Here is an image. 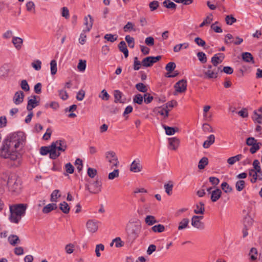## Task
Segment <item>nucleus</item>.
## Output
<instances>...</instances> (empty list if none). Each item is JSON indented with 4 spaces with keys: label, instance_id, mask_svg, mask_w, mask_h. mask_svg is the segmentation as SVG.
<instances>
[{
    "label": "nucleus",
    "instance_id": "obj_1",
    "mask_svg": "<svg viewBox=\"0 0 262 262\" xmlns=\"http://www.w3.org/2000/svg\"><path fill=\"white\" fill-rule=\"evenodd\" d=\"M26 142V136L23 132L10 134L3 141L0 147V157L9 159L13 162V166L18 167L21 163L20 151Z\"/></svg>",
    "mask_w": 262,
    "mask_h": 262
},
{
    "label": "nucleus",
    "instance_id": "obj_2",
    "mask_svg": "<svg viewBox=\"0 0 262 262\" xmlns=\"http://www.w3.org/2000/svg\"><path fill=\"white\" fill-rule=\"evenodd\" d=\"M27 208L26 204L9 205V220L10 222L16 224H18L22 217L25 215Z\"/></svg>",
    "mask_w": 262,
    "mask_h": 262
},
{
    "label": "nucleus",
    "instance_id": "obj_3",
    "mask_svg": "<svg viewBox=\"0 0 262 262\" xmlns=\"http://www.w3.org/2000/svg\"><path fill=\"white\" fill-rule=\"evenodd\" d=\"M7 186L9 191L13 194H18L20 191V180L15 174H11L8 176Z\"/></svg>",
    "mask_w": 262,
    "mask_h": 262
},
{
    "label": "nucleus",
    "instance_id": "obj_4",
    "mask_svg": "<svg viewBox=\"0 0 262 262\" xmlns=\"http://www.w3.org/2000/svg\"><path fill=\"white\" fill-rule=\"evenodd\" d=\"M67 143L64 140H58L51 144V147L56 154L60 155L61 152H64L67 148Z\"/></svg>",
    "mask_w": 262,
    "mask_h": 262
},
{
    "label": "nucleus",
    "instance_id": "obj_5",
    "mask_svg": "<svg viewBox=\"0 0 262 262\" xmlns=\"http://www.w3.org/2000/svg\"><path fill=\"white\" fill-rule=\"evenodd\" d=\"M126 232L129 241L133 242L138 236L139 227L133 223H129L127 225Z\"/></svg>",
    "mask_w": 262,
    "mask_h": 262
},
{
    "label": "nucleus",
    "instance_id": "obj_6",
    "mask_svg": "<svg viewBox=\"0 0 262 262\" xmlns=\"http://www.w3.org/2000/svg\"><path fill=\"white\" fill-rule=\"evenodd\" d=\"M102 182L100 180H96L91 183L90 185H86V188L91 193L97 194L101 191Z\"/></svg>",
    "mask_w": 262,
    "mask_h": 262
},
{
    "label": "nucleus",
    "instance_id": "obj_7",
    "mask_svg": "<svg viewBox=\"0 0 262 262\" xmlns=\"http://www.w3.org/2000/svg\"><path fill=\"white\" fill-rule=\"evenodd\" d=\"M106 160L112 164V167H117L119 164L118 158L115 152L113 151H108L105 152Z\"/></svg>",
    "mask_w": 262,
    "mask_h": 262
},
{
    "label": "nucleus",
    "instance_id": "obj_8",
    "mask_svg": "<svg viewBox=\"0 0 262 262\" xmlns=\"http://www.w3.org/2000/svg\"><path fill=\"white\" fill-rule=\"evenodd\" d=\"M40 153L41 155L50 154V158L52 159H55L59 157V154L53 151L51 147V144L48 146H42L40 149Z\"/></svg>",
    "mask_w": 262,
    "mask_h": 262
},
{
    "label": "nucleus",
    "instance_id": "obj_9",
    "mask_svg": "<svg viewBox=\"0 0 262 262\" xmlns=\"http://www.w3.org/2000/svg\"><path fill=\"white\" fill-rule=\"evenodd\" d=\"M161 59V56H148L144 58L142 61V65L143 67L147 68L151 67L154 63L157 62Z\"/></svg>",
    "mask_w": 262,
    "mask_h": 262
},
{
    "label": "nucleus",
    "instance_id": "obj_10",
    "mask_svg": "<svg viewBox=\"0 0 262 262\" xmlns=\"http://www.w3.org/2000/svg\"><path fill=\"white\" fill-rule=\"evenodd\" d=\"M198 215H193L191 220V224L194 227L199 230H204L205 224L203 222L198 220Z\"/></svg>",
    "mask_w": 262,
    "mask_h": 262
},
{
    "label": "nucleus",
    "instance_id": "obj_11",
    "mask_svg": "<svg viewBox=\"0 0 262 262\" xmlns=\"http://www.w3.org/2000/svg\"><path fill=\"white\" fill-rule=\"evenodd\" d=\"M174 87L177 92H185L187 89V81L186 80L184 79L179 80L175 84Z\"/></svg>",
    "mask_w": 262,
    "mask_h": 262
},
{
    "label": "nucleus",
    "instance_id": "obj_12",
    "mask_svg": "<svg viewBox=\"0 0 262 262\" xmlns=\"http://www.w3.org/2000/svg\"><path fill=\"white\" fill-rule=\"evenodd\" d=\"M10 68L8 64H4L0 68V78L6 79L9 75Z\"/></svg>",
    "mask_w": 262,
    "mask_h": 262
},
{
    "label": "nucleus",
    "instance_id": "obj_13",
    "mask_svg": "<svg viewBox=\"0 0 262 262\" xmlns=\"http://www.w3.org/2000/svg\"><path fill=\"white\" fill-rule=\"evenodd\" d=\"M225 58V55L223 53H217L214 55L211 58V62L214 67H216L218 64L221 63Z\"/></svg>",
    "mask_w": 262,
    "mask_h": 262
},
{
    "label": "nucleus",
    "instance_id": "obj_14",
    "mask_svg": "<svg viewBox=\"0 0 262 262\" xmlns=\"http://www.w3.org/2000/svg\"><path fill=\"white\" fill-rule=\"evenodd\" d=\"M142 168L139 159H136L133 161L130 166V170L134 172H138L141 171Z\"/></svg>",
    "mask_w": 262,
    "mask_h": 262
},
{
    "label": "nucleus",
    "instance_id": "obj_15",
    "mask_svg": "<svg viewBox=\"0 0 262 262\" xmlns=\"http://www.w3.org/2000/svg\"><path fill=\"white\" fill-rule=\"evenodd\" d=\"M86 227L89 232H96L98 229V223L94 220H89L87 222Z\"/></svg>",
    "mask_w": 262,
    "mask_h": 262
},
{
    "label": "nucleus",
    "instance_id": "obj_16",
    "mask_svg": "<svg viewBox=\"0 0 262 262\" xmlns=\"http://www.w3.org/2000/svg\"><path fill=\"white\" fill-rule=\"evenodd\" d=\"M220 70V67H214L213 69L207 70L204 74L208 78H216Z\"/></svg>",
    "mask_w": 262,
    "mask_h": 262
},
{
    "label": "nucleus",
    "instance_id": "obj_17",
    "mask_svg": "<svg viewBox=\"0 0 262 262\" xmlns=\"http://www.w3.org/2000/svg\"><path fill=\"white\" fill-rule=\"evenodd\" d=\"M24 92L19 91L16 92L13 98V102L16 105H18L21 103L24 100Z\"/></svg>",
    "mask_w": 262,
    "mask_h": 262
},
{
    "label": "nucleus",
    "instance_id": "obj_18",
    "mask_svg": "<svg viewBox=\"0 0 262 262\" xmlns=\"http://www.w3.org/2000/svg\"><path fill=\"white\" fill-rule=\"evenodd\" d=\"M154 112L157 115L159 114L164 116V118H167L169 115L170 109L166 108L164 106L162 107H159L154 109Z\"/></svg>",
    "mask_w": 262,
    "mask_h": 262
},
{
    "label": "nucleus",
    "instance_id": "obj_19",
    "mask_svg": "<svg viewBox=\"0 0 262 262\" xmlns=\"http://www.w3.org/2000/svg\"><path fill=\"white\" fill-rule=\"evenodd\" d=\"M12 43L17 50H20L23 46V39L20 37L14 36L12 38Z\"/></svg>",
    "mask_w": 262,
    "mask_h": 262
},
{
    "label": "nucleus",
    "instance_id": "obj_20",
    "mask_svg": "<svg viewBox=\"0 0 262 262\" xmlns=\"http://www.w3.org/2000/svg\"><path fill=\"white\" fill-rule=\"evenodd\" d=\"M36 96H33V98L29 99L27 106V109L29 111H32V109L38 105L39 102L36 100Z\"/></svg>",
    "mask_w": 262,
    "mask_h": 262
},
{
    "label": "nucleus",
    "instance_id": "obj_21",
    "mask_svg": "<svg viewBox=\"0 0 262 262\" xmlns=\"http://www.w3.org/2000/svg\"><path fill=\"white\" fill-rule=\"evenodd\" d=\"M84 25L86 26V28L84 30L86 32H89L93 26V19L91 15H88L87 16L84 17Z\"/></svg>",
    "mask_w": 262,
    "mask_h": 262
},
{
    "label": "nucleus",
    "instance_id": "obj_22",
    "mask_svg": "<svg viewBox=\"0 0 262 262\" xmlns=\"http://www.w3.org/2000/svg\"><path fill=\"white\" fill-rule=\"evenodd\" d=\"M222 191L219 188H216L211 191V200L213 202H216L221 197Z\"/></svg>",
    "mask_w": 262,
    "mask_h": 262
},
{
    "label": "nucleus",
    "instance_id": "obj_23",
    "mask_svg": "<svg viewBox=\"0 0 262 262\" xmlns=\"http://www.w3.org/2000/svg\"><path fill=\"white\" fill-rule=\"evenodd\" d=\"M180 142V140L176 137H173L169 139V144L171 147V149L172 150H175L178 148Z\"/></svg>",
    "mask_w": 262,
    "mask_h": 262
},
{
    "label": "nucleus",
    "instance_id": "obj_24",
    "mask_svg": "<svg viewBox=\"0 0 262 262\" xmlns=\"http://www.w3.org/2000/svg\"><path fill=\"white\" fill-rule=\"evenodd\" d=\"M242 59L246 62L249 63H254V58L252 55L249 52H244L242 54Z\"/></svg>",
    "mask_w": 262,
    "mask_h": 262
},
{
    "label": "nucleus",
    "instance_id": "obj_25",
    "mask_svg": "<svg viewBox=\"0 0 262 262\" xmlns=\"http://www.w3.org/2000/svg\"><path fill=\"white\" fill-rule=\"evenodd\" d=\"M9 244L12 246H15L20 243L19 237L15 234H11L8 238Z\"/></svg>",
    "mask_w": 262,
    "mask_h": 262
},
{
    "label": "nucleus",
    "instance_id": "obj_26",
    "mask_svg": "<svg viewBox=\"0 0 262 262\" xmlns=\"http://www.w3.org/2000/svg\"><path fill=\"white\" fill-rule=\"evenodd\" d=\"M215 142V136L213 135H210L207 137V139L204 141L203 146L204 148H209Z\"/></svg>",
    "mask_w": 262,
    "mask_h": 262
},
{
    "label": "nucleus",
    "instance_id": "obj_27",
    "mask_svg": "<svg viewBox=\"0 0 262 262\" xmlns=\"http://www.w3.org/2000/svg\"><path fill=\"white\" fill-rule=\"evenodd\" d=\"M118 48L119 50L124 54L125 57L127 58L128 56V51L125 41H121L118 44Z\"/></svg>",
    "mask_w": 262,
    "mask_h": 262
},
{
    "label": "nucleus",
    "instance_id": "obj_28",
    "mask_svg": "<svg viewBox=\"0 0 262 262\" xmlns=\"http://www.w3.org/2000/svg\"><path fill=\"white\" fill-rule=\"evenodd\" d=\"M189 220L187 218L183 219L179 223L178 229L179 230H182L188 227Z\"/></svg>",
    "mask_w": 262,
    "mask_h": 262
},
{
    "label": "nucleus",
    "instance_id": "obj_29",
    "mask_svg": "<svg viewBox=\"0 0 262 262\" xmlns=\"http://www.w3.org/2000/svg\"><path fill=\"white\" fill-rule=\"evenodd\" d=\"M205 212L204 204L200 202L196 205L195 208L194 210V212L195 214H203Z\"/></svg>",
    "mask_w": 262,
    "mask_h": 262
},
{
    "label": "nucleus",
    "instance_id": "obj_30",
    "mask_svg": "<svg viewBox=\"0 0 262 262\" xmlns=\"http://www.w3.org/2000/svg\"><path fill=\"white\" fill-rule=\"evenodd\" d=\"M243 157V156L241 154H239L237 155H236L233 157H231L227 159V163L232 165L234 164L236 162L239 161L241 160Z\"/></svg>",
    "mask_w": 262,
    "mask_h": 262
},
{
    "label": "nucleus",
    "instance_id": "obj_31",
    "mask_svg": "<svg viewBox=\"0 0 262 262\" xmlns=\"http://www.w3.org/2000/svg\"><path fill=\"white\" fill-rule=\"evenodd\" d=\"M57 208V206L56 204H49L43 208L42 212L44 213H48L51 211L55 210Z\"/></svg>",
    "mask_w": 262,
    "mask_h": 262
},
{
    "label": "nucleus",
    "instance_id": "obj_32",
    "mask_svg": "<svg viewBox=\"0 0 262 262\" xmlns=\"http://www.w3.org/2000/svg\"><path fill=\"white\" fill-rule=\"evenodd\" d=\"M252 119L258 124H262V114L258 113L257 111H254Z\"/></svg>",
    "mask_w": 262,
    "mask_h": 262
},
{
    "label": "nucleus",
    "instance_id": "obj_33",
    "mask_svg": "<svg viewBox=\"0 0 262 262\" xmlns=\"http://www.w3.org/2000/svg\"><path fill=\"white\" fill-rule=\"evenodd\" d=\"M173 187V183L172 181H169L168 183L164 184V188L168 195H170L172 194Z\"/></svg>",
    "mask_w": 262,
    "mask_h": 262
},
{
    "label": "nucleus",
    "instance_id": "obj_34",
    "mask_svg": "<svg viewBox=\"0 0 262 262\" xmlns=\"http://www.w3.org/2000/svg\"><path fill=\"white\" fill-rule=\"evenodd\" d=\"M163 5L166 8L171 10H175L177 8V5L170 0H165L163 3Z\"/></svg>",
    "mask_w": 262,
    "mask_h": 262
},
{
    "label": "nucleus",
    "instance_id": "obj_35",
    "mask_svg": "<svg viewBox=\"0 0 262 262\" xmlns=\"http://www.w3.org/2000/svg\"><path fill=\"white\" fill-rule=\"evenodd\" d=\"M61 196L60 191L59 190H54L51 194L50 200L52 202H57V199Z\"/></svg>",
    "mask_w": 262,
    "mask_h": 262
},
{
    "label": "nucleus",
    "instance_id": "obj_36",
    "mask_svg": "<svg viewBox=\"0 0 262 262\" xmlns=\"http://www.w3.org/2000/svg\"><path fill=\"white\" fill-rule=\"evenodd\" d=\"M114 95L115 98L114 102L115 103H123V101L121 100L122 93L119 90H115L114 92Z\"/></svg>",
    "mask_w": 262,
    "mask_h": 262
},
{
    "label": "nucleus",
    "instance_id": "obj_37",
    "mask_svg": "<svg viewBox=\"0 0 262 262\" xmlns=\"http://www.w3.org/2000/svg\"><path fill=\"white\" fill-rule=\"evenodd\" d=\"M145 222L146 224L149 226H151L157 223V221L156 220L155 216L152 215H147L145 219Z\"/></svg>",
    "mask_w": 262,
    "mask_h": 262
},
{
    "label": "nucleus",
    "instance_id": "obj_38",
    "mask_svg": "<svg viewBox=\"0 0 262 262\" xmlns=\"http://www.w3.org/2000/svg\"><path fill=\"white\" fill-rule=\"evenodd\" d=\"M60 209L66 214H67L70 211V207L68 204L66 202H63L61 203L60 204Z\"/></svg>",
    "mask_w": 262,
    "mask_h": 262
},
{
    "label": "nucleus",
    "instance_id": "obj_39",
    "mask_svg": "<svg viewBox=\"0 0 262 262\" xmlns=\"http://www.w3.org/2000/svg\"><path fill=\"white\" fill-rule=\"evenodd\" d=\"M208 160L206 157L202 158L199 161L198 164V168L200 169H203L208 164Z\"/></svg>",
    "mask_w": 262,
    "mask_h": 262
},
{
    "label": "nucleus",
    "instance_id": "obj_40",
    "mask_svg": "<svg viewBox=\"0 0 262 262\" xmlns=\"http://www.w3.org/2000/svg\"><path fill=\"white\" fill-rule=\"evenodd\" d=\"M118 37V36L117 34H106L104 36V39L111 42H113L117 40Z\"/></svg>",
    "mask_w": 262,
    "mask_h": 262
},
{
    "label": "nucleus",
    "instance_id": "obj_41",
    "mask_svg": "<svg viewBox=\"0 0 262 262\" xmlns=\"http://www.w3.org/2000/svg\"><path fill=\"white\" fill-rule=\"evenodd\" d=\"M125 39L127 42L128 46L130 48H134L135 46V39L134 38L129 35H126Z\"/></svg>",
    "mask_w": 262,
    "mask_h": 262
},
{
    "label": "nucleus",
    "instance_id": "obj_42",
    "mask_svg": "<svg viewBox=\"0 0 262 262\" xmlns=\"http://www.w3.org/2000/svg\"><path fill=\"white\" fill-rule=\"evenodd\" d=\"M189 43L187 42L177 45L173 47V51L174 52H178L181 50L182 47L184 49H187Z\"/></svg>",
    "mask_w": 262,
    "mask_h": 262
},
{
    "label": "nucleus",
    "instance_id": "obj_43",
    "mask_svg": "<svg viewBox=\"0 0 262 262\" xmlns=\"http://www.w3.org/2000/svg\"><path fill=\"white\" fill-rule=\"evenodd\" d=\"M245 182L244 180H238L235 184L236 189L238 191H241L245 187Z\"/></svg>",
    "mask_w": 262,
    "mask_h": 262
},
{
    "label": "nucleus",
    "instance_id": "obj_44",
    "mask_svg": "<svg viewBox=\"0 0 262 262\" xmlns=\"http://www.w3.org/2000/svg\"><path fill=\"white\" fill-rule=\"evenodd\" d=\"M51 73L52 75H55L57 71V63L55 60H52L50 62Z\"/></svg>",
    "mask_w": 262,
    "mask_h": 262
},
{
    "label": "nucleus",
    "instance_id": "obj_45",
    "mask_svg": "<svg viewBox=\"0 0 262 262\" xmlns=\"http://www.w3.org/2000/svg\"><path fill=\"white\" fill-rule=\"evenodd\" d=\"M144 96L140 94H138L134 96L133 98V102L138 104H141L143 103Z\"/></svg>",
    "mask_w": 262,
    "mask_h": 262
},
{
    "label": "nucleus",
    "instance_id": "obj_46",
    "mask_svg": "<svg viewBox=\"0 0 262 262\" xmlns=\"http://www.w3.org/2000/svg\"><path fill=\"white\" fill-rule=\"evenodd\" d=\"M221 188L222 190L226 193H229L232 191V188L230 187L229 184L224 182L221 184Z\"/></svg>",
    "mask_w": 262,
    "mask_h": 262
},
{
    "label": "nucleus",
    "instance_id": "obj_47",
    "mask_svg": "<svg viewBox=\"0 0 262 262\" xmlns=\"http://www.w3.org/2000/svg\"><path fill=\"white\" fill-rule=\"evenodd\" d=\"M86 61L84 60H79V63L77 66V69L80 72H83L85 71L86 68Z\"/></svg>",
    "mask_w": 262,
    "mask_h": 262
},
{
    "label": "nucleus",
    "instance_id": "obj_48",
    "mask_svg": "<svg viewBox=\"0 0 262 262\" xmlns=\"http://www.w3.org/2000/svg\"><path fill=\"white\" fill-rule=\"evenodd\" d=\"M32 67L36 71H39L41 68V61L38 59L34 60L31 63Z\"/></svg>",
    "mask_w": 262,
    "mask_h": 262
},
{
    "label": "nucleus",
    "instance_id": "obj_49",
    "mask_svg": "<svg viewBox=\"0 0 262 262\" xmlns=\"http://www.w3.org/2000/svg\"><path fill=\"white\" fill-rule=\"evenodd\" d=\"M136 88L141 92L146 93L147 91V86L143 83H138L136 84Z\"/></svg>",
    "mask_w": 262,
    "mask_h": 262
},
{
    "label": "nucleus",
    "instance_id": "obj_50",
    "mask_svg": "<svg viewBox=\"0 0 262 262\" xmlns=\"http://www.w3.org/2000/svg\"><path fill=\"white\" fill-rule=\"evenodd\" d=\"M225 21L227 25H232L236 21V19L232 15H228L226 16Z\"/></svg>",
    "mask_w": 262,
    "mask_h": 262
},
{
    "label": "nucleus",
    "instance_id": "obj_51",
    "mask_svg": "<svg viewBox=\"0 0 262 262\" xmlns=\"http://www.w3.org/2000/svg\"><path fill=\"white\" fill-rule=\"evenodd\" d=\"M152 230L155 232H162L165 229V227L163 225L158 224L153 226L151 228Z\"/></svg>",
    "mask_w": 262,
    "mask_h": 262
},
{
    "label": "nucleus",
    "instance_id": "obj_52",
    "mask_svg": "<svg viewBox=\"0 0 262 262\" xmlns=\"http://www.w3.org/2000/svg\"><path fill=\"white\" fill-rule=\"evenodd\" d=\"M99 97L103 100L107 101L110 99V96L105 90H103L99 94Z\"/></svg>",
    "mask_w": 262,
    "mask_h": 262
},
{
    "label": "nucleus",
    "instance_id": "obj_53",
    "mask_svg": "<svg viewBox=\"0 0 262 262\" xmlns=\"http://www.w3.org/2000/svg\"><path fill=\"white\" fill-rule=\"evenodd\" d=\"M134 25L130 21L127 23V24L124 26L123 30L124 32H128L131 30H133L134 31H136L135 29L134 28Z\"/></svg>",
    "mask_w": 262,
    "mask_h": 262
},
{
    "label": "nucleus",
    "instance_id": "obj_54",
    "mask_svg": "<svg viewBox=\"0 0 262 262\" xmlns=\"http://www.w3.org/2000/svg\"><path fill=\"white\" fill-rule=\"evenodd\" d=\"M197 56L200 62L205 63L207 62V57L205 54L202 52L198 53Z\"/></svg>",
    "mask_w": 262,
    "mask_h": 262
},
{
    "label": "nucleus",
    "instance_id": "obj_55",
    "mask_svg": "<svg viewBox=\"0 0 262 262\" xmlns=\"http://www.w3.org/2000/svg\"><path fill=\"white\" fill-rule=\"evenodd\" d=\"M58 93L60 98L63 100H66L69 98L67 92L64 89L59 90Z\"/></svg>",
    "mask_w": 262,
    "mask_h": 262
},
{
    "label": "nucleus",
    "instance_id": "obj_56",
    "mask_svg": "<svg viewBox=\"0 0 262 262\" xmlns=\"http://www.w3.org/2000/svg\"><path fill=\"white\" fill-rule=\"evenodd\" d=\"M142 65V62H141L139 60H138V58L137 57H135L134 58V70L137 71L139 70L141 66Z\"/></svg>",
    "mask_w": 262,
    "mask_h": 262
},
{
    "label": "nucleus",
    "instance_id": "obj_57",
    "mask_svg": "<svg viewBox=\"0 0 262 262\" xmlns=\"http://www.w3.org/2000/svg\"><path fill=\"white\" fill-rule=\"evenodd\" d=\"M104 250V246L103 244H98L96 246L95 248V253L97 257H100L101 255V253H100V250L103 251Z\"/></svg>",
    "mask_w": 262,
    "mask_h": 262
},
{
    "label": "nucleus",
    "instance_id": "obj_58",
    "mask_svg": "<svg viewBox=\"0 0 262 262\" xmlns=\"http://www.w3.org/2000/svg\"><path fill=\"white\" fill-rule=\"evenodd\" d=\"M88 175L91 178H94L97 173V171L96 169L89 167L87 171Z\"/></svg>",
    "mask_w": 262,
    "mask_h": 262
},
{
    "label": "nucleus",
    "instance_id": "obj_59",
    "mask_svg": "<svg viewBox=\"0 0 262 262\" xmlns=\"http://www.w3.org/2000/svg\"><path fill=\"white\" fill-rule=\"evenodd\" d=\"M261 145V143L260 142H258L257 143H255L253 145H251V147L250 148V151L251 154H254L258 150Z\"/></svg>",
    "mask_w": 262,
    "mask_h": 262
},
{
    "label": "nucleus",
    "instance_id": "obj_60",
    "mask_svg": "<svg viewBox=\"0 0 262 262\" xmlns=\"http://www.w3.org/2000/svg\"><path fill=\"white\" fill-rule=\"evenodd\" d=\"M176 67V65L174 62H170L166 64L165 67V69L167 71L169 72H171L174 70Z\"/></svg>",
    "mask_w": 262,
    "mask_h": 262
},
{
    "label": "nucleus",
    "instance_id": "obj_61",
    "mask_svg": "<svg viewBox=\"0 0 262 262\" xmlns=\"http://www.w3.org/2000/svg\"><path fill=\"white\" fill-rule=\"evenodd\" d=\"M86 32H87L83 30L80 35V37L79 38V42L81 45H84L86 41Z\"/></svg>",
    "mask_w": 262,
    "mask_h": 262
},
{
    "label": "nucleus",
    "instance_id": "obj_62",
    "mask_svg": "<svg viewBox=\"0 0 262 262\" xmlns=\"http://www.w3.org/2000/svg\"><path fill=\"white\" fill-rule=\"evenodd\" d=\"M119 171L118 169H115L113 171L108 174V178L109 180H113L119 177Z\"/></svg>",
    "mask_w": 262,
    "mask_h": 262
},
{
    "label": "nucleus",
    "instance_id": "obj_63",
    "mask_svg": "<svg viewBox=\"0 0 262 262\" xmlns=\"http://www.w3.org/2000/svg\"><path fill=\"white\" fill-rule=\"evenodd\" d=\"M253 170H255L256 172H260L261 167L260 166V163L258 160H254L253 162Z\"/></svg>",
    "mask_w": 262,
    "mask_h": 262
},
{
    "label": "nucleus",
    "instance_id": "obj_64",
    "mask_svg": "<svg viewBox=\"0 0 262 262\" xmlns=\"http://www.w3.org/2000/svg\"><path fill=\"white\" fill-rule=\"evenodd\" d=\"M74 250V245L73 244H67L65 246V251L67 254H71Z\"/></svg>",
    "mask_w": 262,
    "mask_h": 262
}]
</instances>
